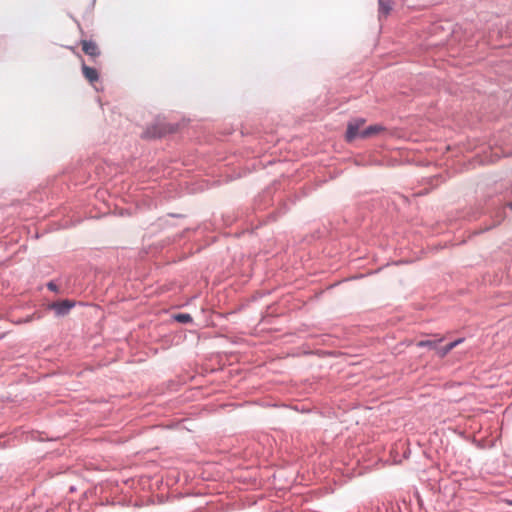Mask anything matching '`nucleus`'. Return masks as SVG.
<instances>
[{"label": "nucleus", "mask_w": 512, "mask_h": 512, "mask_svg": "<svg viewBox=\"0 0 512 512\" xmlns=\"http://www.w3.org/2000/svg\"><path fill=\"white\" fill-rule=\"evenodd\" d=\"M365 123L364 118H353L347 124L346 140L351 142L356 137H360V127Z\"/></svg>", "instance_id": "obj_2"}, {"label": "nucleus", "mask_w": 512, "mask_h": 512, "mask_svg": "<svg viewBox=\"0 0 512 512\" xmlns=\"http://www.w3.org/2000/svg\"><path fill=\"white\" fill-rule=\"evenodd\" d=\"M385 128L382 125H370L367 128L363 129L360 133V138H367L371 135L379 133L383 131Z\"/></svg>", "instance_id": "obj_7"}, {"label": "nucleus", "mask_w": 512, "mask_h": 512, "mask_svg": "<svg viewBox=\"0 0 512 512\" xmlns=\"http://www.w3.org/2000/svg\"><path fill=\"white\" fill-rule=\"evenodd\" d=\"M268 217L271 221H275L278 218V212L270 213Z\"/></svg>", "instance_id": "obj_14"}, {"label": "nucleus", "mask_w": 512, "mask_h": 512, "mask_svg": "<svg viewBox=\"0 0 512 512\" xmlns=\"http://www.w3.org/2000/svg\"><path fill=\"white\" fill-rule=\"evenodd\" d=\"M286 210H287V205L283 204V207L281 208V213H285Z\"/></svg>", "instance_id": "obj_18"}, {"label": "nucleus", "mask_w": 512, "mask_h": 512, "mask_svg": "<svg viewBox=\"0 0 512 512\" xmlns=\"http://www.w3.org/2000/svg\"><path fill=\"white\" fill-rule=\"evenodd\" d=\"M273 189L267 188L255 200V207L258 210L265 209L270 205Z\"/></svg>", "instance_id": "obj_4"}, {"label": "nucleus", "mask_w": 512, "mask_h": 512, "mask_svg": "<svg viewBox=\"0 0 512 512\" xmlns=\"http://www.w3.org/2000/svg\"><path fill=\"white\" fill-rule=\"evenodd\" d=\"M173 319L179 323L190 324L193 323V318L189 313H178L173 315Z\"/></svg>", "instance_id": "obj_10"}, {"label": "nucleus", "mask_w": 512, "mask_h": 512, "mask_svg": "<svg viewBox=\"0 0 512 512\" xmlns=\"http://www.w3.org/2000/svg\"><path fill=\"white\" fill-rule=\"evenodd\" d=\"M446 346L451 351L452 349H454L457 346V342L452 341V342L446 344Z\"/></svg>", "instance_id": "obj_15"}, {"label": "nucleus", "mask_w": 512, "mask_h": 512, "mask_svg": "<svg viewBox=\"0 0 512 512\" xmlns=\"http://www.w3.org/2000/svg\"><path fill=\"white\" fill-rule=\"evenodd\" d=\"M463 340H464L463 338H460V339L454 340V342H457V345H459L460 343L463 342Z\"/></svg>", "instance_id": "obj_19"}, {"label": "nucleus", "mask_w": 512, "mask_h": 512, "mask_svg": "<svg viewBox=\"0 0 512 512\" xmlns=\"http://www.w3.org/2000/svg\"><path fill=\"white\" fill-rule=\"evenodd\" d=\"M449 352H450V350L448 349V347L446 345H444V346H439V344L437 345L436 353L438 354V356L444 357Z\"/></svg>", "instance_id": "obj_11"}, {"label": "nucleus", "mask_w": 512, "mask_h": 512, "mask_svg": "<svg viewBox=\"0 0 512 512\" xmlns=\"http://www.w3.org/2000/svg\"><path fill=\"white\" fill-rule=\"evenodd\" d=\"M505 206L512 211V201L507 202Z\"/></svg>", "instance_id": "obj_17"}, {"label": "nucleus", "mask_w": 512, "mask_h": 512, "mask_svg": "<svg viewBox=\"0 0 512 512\" xmlns=\"http://www.w3.org/2000/svg\"><path fill=\"white\" fill-rule=\"evenodd\" d=\"M76 306V301L64 299L61 301L52 302L48 305L49 310H52L57 317H64L68 315L72 308Z\"/></svg>", "instance_id": "obj_1"}, {"label": "nucleus", "mask_w": 512, "mask_h": 512, "mask_svg": "<svg viewBox=\"0 0 512 512\" xmlns=\"http://www.w3.org/2000/svg\"><path fill=\"white\" fill-rule=\"evenodd\" d=\"M167 133V130L164 126L154 124L146 128V130L142 133V138L144 139H156L161 138Z\"/></svg>", "instance_id": "obj_3"}, {"label": "nucleus", "mask_w": 512, "mask_h": 512, "mask_svg": "<svg viewBox=\"0 0 512 512\" xmlns=\"http://www.w3.org/2000/svg\"><path fill=\"white\" fill-rule=\"evenodd\" d=\"M503 214H504V212H503V211H501V212L499 213V215H498L497 220L494 222V224H493L492 226H489V227L485 228L483 231H488V230H490L492 227H496V226H498V225L503 221V219H504V215H503Z\"/></svg>", "instance_id": "obj_12"}, {"label": "nucleus", "mask_w": 512, "mask_h": 512, "mask_svg": "<svg viewBox=\"0 0 512 512\" xmlns=\"http://www.w3.org/2000/svg\"><path fill=\"white\" fill-rule=\"evenodd\" d=\"M379 3V14L388 15L392 10L391 0H378Z\"/></svg>", "instance_id": "obj_8"}, {"label": "nucleus", "mask_w": 512, "mask_h": 512, "mask_svg": "<svg viewBox=\"0 0 512 512\" xmlns=\"http://www.w3.org/2000/svg\"><path fill=\"white\" fill-rule=\"evenodd\" d=\"M82 71L85 76V78L90 82L93 83L99 79V74L95 68L89 67L85 64L82 65Z\"/></svg>", "instance_id": "obj_6"}, {"label": "nucleus", "mask_w": 512, "mask_h": 512, "mask_svg": "<svg viewBox=\"0 0 512 512\" xmlns=\"http://www.w3.org/2000/svg\"><path fill=\"white\" fill-rule=\"evenodd\" d=\"M441 342V339L439 340H421L417 343V346L420 348H429L431 350L437 349V345Z\"/></svg>", "instance_id": "obj_9"}, {"label": "nucleus", "mask_w": 512, "mask_h": 512, "mask_svg": "<svg viewBox=\"0 0 512 512\" xmlns=\"http://www.w3.org/2000/svg\"><path fill=\"white\" fill-rule=\"evenodd\" d=\"M82 50L85 54L96 57L100 55L99 48L97 44L92 40H83L82 41Z\"/></svg>", "instance_id": "obj_5"}, {"label": "nucleus", "mask_w": 512, "mask_h": 512, "mask_svg": "<svg viewBox=\"0 0 512 512\" xmlns=\"http://www.w3.org/2000/svg\"><path fill=\"white\" fill-rule=\"evenodd\" d=\"M168 216H170V217H183V215H181V214H173V213L168 214Z\"/></svg>", "instance_id": "obj_16"}, {"label": "nucleus", "mask_w": 512, "mask_h": 512, "mask_svg": "<svg viewBox=\"0 0 512 512\" xmlns=\"http://www.w3.org/2000/svg\"><path fill=\"white\" fill-rule=\"evenodd\" d=\"M47 288L52 291V292H55V293H58L59 292V287L58 285L54 282V281H50L47 283Z\"/></svg>", "instance_id": "obj_13"}, {"label": "nucleus", "mask_w": 512, "mask_h": 512, "mask_svg": "<svg viewBox=\"0 0 512 512\" xmlns=\"http://www.w3.org/2000/svg\"><path fill=\"white\" fill-rule=\"evenodd\" d=\"M510 504L512 505V501H511V503H510Z\"/></svg>", "instance_id": "obj_20"}]
</instances>
